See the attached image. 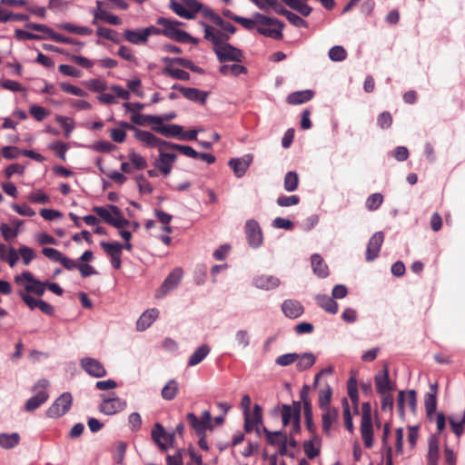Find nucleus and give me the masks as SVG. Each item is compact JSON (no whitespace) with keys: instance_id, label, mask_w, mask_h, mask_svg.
Returning a JSON list of instances; mask_svg holds the SVG:
<instances>
[{"instance_id":"obj_40","label":"nucleus","mask_w":465,"mask_h":465,"mask_svg":"<svg viewBox=\"0 0 465 465\" xmlns=\"http://www.w3.org/2000/svg\"><path fill=\"white\" fill-rule=\"evenodd\" d=\"M315 356L312 353H303L302 356L299 355L296 368L299 371H303L311 368L315 363Z\"/></svg>"},{"instance_id":"obj_60","label":"nucleus","mask_w":465,"mask_h":465,"mask_svg":"<svg viewBox=\"0 0 465 465\" xmlns=\"http://www.w3.org/2000/svg\"><path fill=\"white\" fill-rule=\"evenodd\" d=\"M58 70L61 74L66 76L79 78L82 76V72L76 67L69 64H60Z\"/></svg>"},{"instance_id":"obj_49","label":"nucleus","mask_w":465,"mask_h":465,"mask_svg":"<svg viewBox=\"0 0 465 465\" xmlns=\"http://www.w3.org/2000/svg\"><path fill=\"white\" fill-rule=\"evenodd\" d=\"M101 246L110 257L122 254L123 245L119 242H102Z\"/></svg>"},{"instance_id":"obj_38","label":"nucleus","mask_w":465,"mask_h":465,"mask_svg":"<svg viewBox=\"0 0 465 465\" xmlns=\"http://www.w3.org/2000/svg\"><path fill=\"white\" fill-rule=\"evenodd\" d=\"M59 27L68 33L76 34L80 35H90L93 34V29L87 26H78L70 23H64L59 25Z\"/></svg>"},{"instance_id":"obj_22","label":"nucleus","mask_w":465,"mask_h":465,"mask_svg":"<svg viewBox=\"0 0 465 465\" xmlns=\"http://www.w3.org/2000/svg\"><path fill=\"white\" fill-rule=\"evenodd\" d=\"M282 311L286 317L296 319L303 313L304 308L302 303L296 300H286L282 304Z\"/></svg>"},{"instance_id":"obj_23","label":"nucleus","mask_w":465,"mask_h":465,"mask_svg":"<svg viewBox=\"0 0 465 465\" xmlns=\"http://www.w3.org/2000/svg\"><path fill=\"white\" fill-rule=\"evenodd\" d=\"M322 411V430L325 434H330L331 425L337 420L339 416L338 409L334 407L321 409Z\"/></svg>"},{"instance_id":"obj_13","label":"nucleus","mask_w":465,"mask_h":465,"mask_svg":"<svg viewBox=\"0 0 465 465\" xmlns=\"http://www.w3.org/2000/svg\"><path fill=\"white\" fill-rule=\"evenodd\" d=\"M417 405L416 391L410 390L408 391H400L397 399V407L399 413L403 416L406 407L414 412Z\"/></svg>"},{"instance_id":"obj_26","label":"nucleus","mask_w":465,"mask_h":465,"mask_svg":"<svg viewBox=\"0 0 465 465\" xmlns=\"http://www.w3.org/2000/svg\"><path fill=\"white\" fill-rule=\"evenodd\" d=\"M311 262L312 271L318 277L325 278L329 275L328 266L324 262L322 257L320 254H312L311 258Z\"/></svg>"},{"instance_id":"obj_57","label":"nucleus","mask_w":465,"mask_h":465,"mask_svg":"<svg viewBox=\"0 0 465 465\" xmlns=\"http://www.w3.org/2000/svg\"><path fill=\"white\" fill-rule=\"evenodd\" d=\"M236 23H238L243 28H245L249 31H252L254 29L256 30L257 26H258L257 13L254 15L253 18H252V19L240 16L239 18L236 19Z\"/></svg>"},{"instance_id":"obj_37","label":"nucleus","mask_w":465,"mask_h":465,"mask_svg":"<svg viewBox=\"0 0 465 465\" xmlns=\"http://www.w3.org/2000/svg\"><path fill=\"white\" fill-rule=\"evenodd\" d=\"M332 390L329 384H326L319 391L318 404L320 409L330 408Z\"/></svg>"},{"instance_id":"obj_61","label":"nucleus","mask_w":465,"mask_h":465,"mask_svg":"<svg viewBox=\"0 0 465 465\" xmlns=\"http://www.w3.org/2000/svg\"><path fill=\"white\" fill-rule=\"evenodd\" d=\"M0 86L3 89L9 90L15 93L23 92L25 90V88L18 82L8 79L0 80Z\"/></svg>"},{"instance_id":"obj_48","label":"nucleus","mask_w":465,"mask_h":465,"mask_svg":"<svg viewBox=\"0 0 465 465\" xmlns=\"http://www.w3.org/2000/svg\"><path fill=\"white\" fill-rule=\"evenodd\" d=\"M60 88L63 92L72 94V95H75V96H79V97L87 96V93L84 89H82L78 86L73 85L69 83H60Z\"/></svg>"},{"instance_id":"obj_59","label":"nucleus","mask_w":465,"mask_h":465,"mask_svg":"<svg viewBox=\"0 0 465 465\" xmlns=\"http://www.w3.org/2000/svg\"><path fill=\"white\" fill-rule=\"evenodd\" d=\"M96 35L99 37H102V38H104V39H107V40H110L113 42H116L117 36H118V34L116 31L107 28V27H103V26L97 28Z\"/></svg>"},{"instance_id":"obj_20","label":"nucleus","mask_w":465,"mask_h":465,"mask_svg":"<svg viewBox=\"0 0 465 465\" xmlns=\"http://www.w3.org/2000/svg\"><path fill=\"white\" fill-rule=\"evenodd\" d=\"M173 89H177L188 100L193 102H199L201 104H205L207 99V93L203 92L197 88L183 87L174 84Z\"/></svg>"},{"instance_id":"obj_14","label":"nucleus","mask_w":465,"mask_h":465,"mask_svg":"<svg viewBox=\"0 0 465 465\" xmlns=\"http://www.w3.org/2000/svg\"><path fill=\"white\" fill-rule=\"evenodd\" d=\"M211 419V413L207 411L203 413L201 419L192 412L187 414L188 422L198 436L203 435L205 430L210 428Z\"/></svg>"},{"instance_id":"obj_47","label":"nucleus","mask_w":465,"mask_h":465,"mask_svg":"<svg viewBox=\"0 0 465 465\" xmlns=\"http://www.w3.org/2000/svg\"><path fill=\"white\" fill-rule=\"evenodd\" d=\"M55 121L64 128V136L68 138L74 128V119L63 115H56Z\"/></svg>"},{"instance_id":"obj_30","label":"nucleus","mask_w":465,"mask_h":465,"mask_svg":"<svg viewBox=\"0 0 465 465\" xmlns=\"http://www.w3.org/2000/svg\"><path fill=\"white\" fill-rule=\"evenodd\" d=\"M316 302L321 308L329 313L335 314L338 312V303L327 295H317Z\"/></svg>"},{"instance_id":"obj_43","label":"nucleus","mask_w":465,"mask_h":465,"mask_svg":"<svg viewBox=\"0 0 465 465\" xmlns=\"http://www.w3.org/2000/svg\"><path fill=\"white\" fill-rule=\"evenodd\" d=\"M299 177L295 172L290 171L284 177V189L287 192H294L298 188Z\"/></svg>"},{"instance_id":"obj_11","label":"nucleus","mask_w":465,"mask_h":465,"mask_svg":"<svg viewBox=\"0 0 465 465\" xmlns=\"http://www.w3.org/2000/svg\"><path fill=\"white\" fill-rule=\"evenodd\" d=\"M183 272L182 268L177 267L173 269L168 276L165 278L162 285L159 287L155 293L156 298H163L169 292L175 289L178 284L180 283L182 278H183Z\"/></svg>"},{"instance_id":"obj_56","label":"nucleus","mask_w":465,"mask_h":465,"mask_svg":"<svg viewBox=\"0 0 465 465\" xmlns=\"http://www.w3.org/2000/svg\"><path fill=\"white\" fill-rule=\"evenodd\" d=\"M29 113L36 121L39 122L43 121L50 114L49 111L40 105L30 106Z\"/></svg>"},{"instance_id":"obj_2","label":"nucleus","mask_w":465,"mask_h":465,"mask_svg":"<svg viewBox=\"0 0 465 465\" xmlns=\"http://www.w3.org/2000/svg\"><path fill=\"white\" fill-rule=\"evenodd\" d=\"M156 24L162 26L163 35L170 39L180 43H197L196 39L192 37L185 31L179 29V26L183 25L182 22L171 20L165 17H159Z\"/></svg>"},{"instance_id":"obj_18","label":"nucleus","mask_w":465,"mask_h":465,"mask_svg":"<svg viewBox=\"0 0 465 465\" xmlns=\"http://www.w3.org/2000/svg\"><path fill=\"white\" fill-rule=\"evenodd\" d=\"M252 162L251 154H245L242 158H232L229 161V166L232 169L236 177H242Z\"/></svg>"},{"instance_id":"obj_64","label":"nucleus","mask_w":465,"mask_h":465,"mask_svg":"<svg viewBox=\"0 0 465 465\" xmlns=\"http://www.w3.org/2000/svg\"><path fill=\"white\" fill-rule=\"evenodd\" d=\"M0 232H1V234L3 236V238L9 242V241H12L13 239H15L17 234H18V231L17 229H12L8 224L6 223H2L1 226H0Z\"/></svg>"},{"instance_id":"obj_19","label":"nucleus","mask_w":465,"mask_h":465,"mask_svg":"<svg viewBox=\"0 0 465 465\" xmlns=\"http://www.w3.org/2000/svg\"><path fill=\"white\" fill-rule=\"evenodd\" d=\"M177 156L174 153H163L160 148L159 158L155 162V167L164 175H168L173 168V163Z\"/></svg>"},{"instance_id":"obj_29","label":"nucleus","mask_w":465,"mask_h":465,"mask_svg":"<svg viewBox=\"0 0 465 465\" xmlns=\"http://www.w3.org/2000/svg\"><path fill=\"white\" fill-rule=\"evenodd\" d=\"M262 422V408L255 404L253 408L252 417L244 416V430L246 432H251L253 427Z\"/></svg>"},{"instance_id":"obj_35","label":"nucleus","mask_w":465,"mask_h":465,"mask_svg":"<svg viewBox=\"0 0 465 465\" xmlns=\"http://www.w3.org/2000/svg\"><path fill=\"white\" fill-rule=\"evenodd\" d=\"M99 20H103L110 25H119L122 24V20L114 15L107 13L105 10H100L95 14V19H93L92 24L97 25Z\"/></svg>"},{"instance_id":"obj_9","label":"nucleus","mask_w":465,"mask_h":465,"mask_svg":"<svg viewBox=\"0 0 465 465\" xmlns=\"http://www.w3.org/2000/svg\"><path fill=\"white\" fill-rule=\"evenodd\" d=\"M73 397L70 392H64L47 409L46 415L49 418H58L64 415L71 409Z\"/></svg>"},{"instance_id":"obj_62","label":"nucleus","mask_w":465,"mask_h":465,"mask_svg":"<svg viewBox=\"0 0 465 465\" xmlns=\"http://www.w3.org/2000/svg\"><path fill=\"white\" fill-rule=\"evenodd\" d=\"M18 253L21 255L25 265L29 264L35 257V251L27 246H21L18 249Z\"/></svg>"},{"instance_id":"obj_42","label":"nucleus","mask_w":465,"mask_h":465,"mask_svg":"<svg viewBox=\"0 0 465 465\" xmlns=\"http://www.w3.org/2000/svg\"><path fill=\"white\" fill-rule=\"evenodd\" d=\"M170 8L180 17L184 19H193L194 14L190 12L187 8H185L183 5L178 3L175 0H171Z\"/></svg>"},{"instance_id":"obj_28","label":"nucleus","mask_w":465,"mask_h":465,"mask_svg":"<svg viewBox=\"0 0 465 465\" xmlns=\"http://www.w3.org/2000/svg\"><path fill=\"white\" fill-rule=\"evenodd\" d=\"M154 132L165 136V137H177L180 138V135L183 132V127L178 124H163L160 126H153L152 128Z\"/></svg>"},{"instance_id":"obj_3","label":"nucleus","mask_w":465,"mask_h":465,"mask_svg":"<svg viewBox=\"0 0 465 465\" xmlns=\"http://www.w3.org/2000/svg\"><path fill=\"white\" fill-rule=\"evenodd\" d=\"M93 212L101 217L106 223L121 229L129 225L130 222L125 219L120 208L109 204L107 207L94 206Z\"/></svg>"},{"instance_id":"obj_25","label":"nucleus","mask_w":465,"mask_h":465,"mask_svg":"<svg viewBox=\"0 0 465 465\" xmlns=\"http://www.w3.org/2000/svg\"><path fill=\"white\" fill-rule=\"evenodd\" d=\"M159 312L157 309H150L145 311L138 319L136 328L138 331H144L155 321Z\"/></svg>"},{"instance_id":"obj_53","label":"nucleus","mask_w":465,"mask_h":465,"mask_svg":"<svg viewBox=\"0 0 465 465\" xmlns=\"http://www.w3.org/2000/svg\"><path fill=\"white\" fill-rule=\"evenodd\" d=\"M383 202V196L381 193H373L366 200V207L370 211L377 210Z\"/></svg>"},{"instance_id":"obj_12","label":"nucleus","mask_w":465,"mask_h":465,"mask_svg":"<svg viewBox=\"0 0 465 465\" xmlns=\"http://www.w3.org/2000/svg\"><path fill=\"white\" fill-rule=\"evenodd\" d=\"M244 232L248 244L252 248H258L262 243V232L260 224L253 219L247 220L244 225Z\"/></svg>"},{"instance_id":"obj_39","label":"nucleus","mask_w":465,"mask_h":465,"mask_svg":"<svg viewBox=\"0 0 465 465\" xmlns=\"http://www.w3.org/2000/svg\"><path fill=\"white\" fill-rule=\"evenodd\" d=\"M20 440V436L18 433L14 432L11 434H0V446L5 449H12L15 447Z\"/></svg>"},{"instance_id":"obj_55","label":"nucleus","mask_w":465,"mask_h":465,"mask_svg":"<svg viewBox=\"0 0 465 465\" xmlns=\"http://www.w3.org/2000/svg\"><path fill=\"white\" fill-rule=\"evenodd\" d=\"M299 359L297 353H286L276 358L275 362L279 366H289Z\"/></svg>"},{"instance_id":"obj_45","label":"nucleus","mask_w":465,"mask_h":465,"mask_svg":"<svg viewBox=\"0 0 465 465\" xmlns=\"http://www.w3.org/2000/svg\"><path fill=\"white\" fill-rule=\"evenodd\" d=\"M163 74L165 75L171 76L174 79H179V80H183V81L189 80V78H190L189 73H187L184 70L179 69V68H173L171 65L166 66L163 70Z\"/></svg>"},{"instance_id":"obj_54","label":"nucleus","mask_w":465,"mask_h":465,"mask_svg":"<svg viewBox=\"0 0 465 465\" xmlns=\"http://www.w3.org/2000/svg\"><path fill=\"white\" fill-rule=\"evenodd\" d=\"M342 407H343V418H344V426L350 431H353V423L352 418L350 411V407L347 399L342 400Z\"/></svg>"},{"instance_id":"obj_46","label":"nucleus","mask_w":465,"mask_h":465,"mask_svg":"<svg viewBox=\"0 0 465 465\" xmlns=\"http://www.w3.org/2000/svg\"><path fill=\"white\" fill-rule=\"evenodd\" d=\"M128 159L136 170H143L147 167V161L141 154L132 151L128 154Z\"/></svg>"},{"instance_id":"obj_63","label":"nucleus","mask_w":465,"mask_h":465,"mask_svg":"<svg viewBox=\"0 0 465 465\" xmlns=\"http://www.w3.org/2000/svg\"><path fill=\"white\" fill-rule=\"evenodd\" d=\"M299 203H300V198L297 195H290V196L282 195V196L278 197V199H277L278 205H280L282 207L296 205Z\"/></svg>"},{"instance_id":"obj_27","label":"nucleus","mask_w":465,"mask_h":465,"mask_svg":"<svg viewBox=\"0 0 465 465\" xmlns=\"http://www.w3.org/2000/svg\"><path fill=\"white\" fill-rule=\"evenodd\" d=\"M313 94H314V93L312 90H303V91L293 92L287 96L286 102L289 104H293V105L301 104H303V103H306V102H309L310 100H312L313 97Z\"/></svg>"},{"instance_id":"obj_17","label":"nucleus","mask_w":465,"mask_h":465,"mask_svg":"<svg viewBox=\"0 0 465 465\" xmlns=\"http://www.w3.org/2000/svg\"><path fill=\"white\" fill-rule=\"evenodd\" d=\"M82 368L91 376L102 378L106 375V370L102 362L94 358H84L81 360Z\"/></svg>"},{"instance_id":"obj_34","label":"nucleus","mask_w":465,"mask_h":465,"mask_svg":"<svg viewBox=\"0 0 465 465\" xmlns=\"http://www.w3.org/2000/svg\"><path fill=\"white\" fill-rule=\"evenodd\" d=\"M287 6L297 11L303 16H308L312 13V7L301 0H282Z\"/></svg>"},{"instance_id":"obj_16","label":"nucleus","mask_w":465,"mask_h":465,"mask_svg":"<svg viewBox=\"0 0 465 465\" xmlns=\"http://www.w3.org/2000/svg\"><path fill=\"white\" fill-rule=\"evenodd\" d=\"M384 241V234L382 232H376L369 240L366 249V261H374L380 252L381 247Z\"/></svg>"},{"instance_id":"obj_7","label":"nucleus","mask_w":465,"mask_h":465,"mask_svg":"<svg viewBox=\"0 0 465 465\" xmlns=\"http://www.w3.org/2000/svg\"><path fill=\"white\" fill-rule=\"evenodd\" d=\"M361 435L365 448H371L373 445V428L371 407L369 402H363L361 405Z\"/></svg>"},{"instance_id":"obj_32","label":"nucleus","mask_w":465,"mask_h":465,"mask_svg":"<svg viewBox=\"0 0 465 465\" xmlns=\"http://www.w3.org/2000/svg\"><path fill=\"white\" fill-rule=\"evenodd\" d=\"M179 392V383L175 380H170L162 389L161 396L165 401L173 400Z\"/></svg>"},{"instance_id":"obj_1","label":"nucleus","mask_w":465,"mask_h":465,"mask_svg":"<svg viewBox=\"0 0 465 465\" xmlns=\"http://www.w3.org/2000/svg\"><path fill=\"white\" fill-rule=\"evenodd\" d=\"M202 25L204 27V39L213 45V49L218 58H240L242 56L239 49L232 47L227 43L229 36L226 34L205 23Z\"/></svg>"},{"instance_id":"obj_6","label":"nucleus","mask_w":465,"mask_h":465,"mask_svg":"<svg viewBox=\"0 0 465 465\" xmlns=\"http://www.w3.org/2000/svg\"><path fill=\"white\" fill-rule=\"evenodd\" d=\"M49 381L45 379L39 380L33 387L32 391L35 395L28 399L25 404V410L27 412H32L44 404L49 398L47 388Z\"/></svg>"},{"instance_id":"obj_52","label":"nucleus","mask_w":465,"mask_h":465,"mask_svg":"<svg viewBox=\"0 0 465 465\" xmlns=\"http://www.w3.org/2000/svg\"><path fill=\"white\" fill-rule=\"evenodd\" d=\"M348 395L354 405L355 409L357 410L358 403H359V397H358V389H357V382L354 378H351L348 381Z\"/></svg>"},{"instance_id":"obj_24","label":"nucleus","mask_w":465,"mask_h":465,"mask_svg":"<svg viewBox=\"0 0 465 465\" xmlns=\"http://www.w3.org/2000/svg\"><path fill=\"white\" fill-rule=\"evenodd\" d=\"M430 392L426 393L424 399L425 410L429 417L435 413L437 409L438 384H430Z\"/></svg>"},{"instance_id":"obj_50","label":"nucleus","mask_w":465,"mask_h":465,"mask_svg":"<svg viewBox=\"0 0 465 465\" xmlns=\"http://www.w3.org/2000/svg\"><path fill=\"white\" fill-rule=\"evenodd\" d=\"M427 459L428 465H437L439 459V445L437 441H430Z\"/></svg>"},{"instance_id":"obj_36","label":"nucleus","mask_w":465,"mask_h":465,"mask_svg":"<svg viewBox=\"0 0 465 465\" xmlns=\"http://www.w3.org/2000/svg\"><path fill=\"white\" fill-rule=\"evenodd\" d=\"M146 34L143 30H125L124 38L132 44L141 45L147 41Z\"/></svg>"},{"instance_id":"obj_33","label":"nucleus","mask_w":465,"mask_h":465,"mask_svg":"<svg viewBox=\"0 0 465 465\" xmlns=\"http://www.w3.org/2000/svg\"><path fill=\"white\" fill-rule=\"evenodd\" d=\"M210 347L206 344H203L198 347L195 351L192 354V356L188 360V366H195L199 364L203 359L209 354Z\"/></svg>"},{"instance_id":"obj_51","label":"nucleus","mask_w":465,"mask_h":465,"mask_svg":"<svg viewBox=\"0 0 465 465\" xmlns=\"http://www.w3.org/2000/svg\"><path fill=\"white\" fill-rule=\"evenodd\" d=\"M50 149L55 153L57 157H59L62 161H65V153L68 150V146L65 143L62 141H55L50 144Z\"/></svg>"},{"instance_id":"obj_4","label":"nucleus","mask_w":465,"mask_h":465,"mask_svg":"<svg viewBox=\"0 0 465 465\" xmlns=\"http://www.w3.org/2000/svg\"><path fill=\"white\" fill-rule=\"evenodd\" d=\"M257 22L259 34L276 40L282 38L283 24L280 20L257 13Z\"/></svg>"},{"instance_id":"obj_10","label":"nucleus","mask_w":465,"mask_h":465,"mask_svg":"<svg viewBox=\"0 0 465 465\" xmlns=\"http://www.w3.org/2000/svg\"><path fill=\"white\" fill-rule=\"evenodd\" d=\"M151 436L152 440L162 450H166L173 445L174 433L166 432L160 423L154 424Z\"/></svg>"},{"instance_id":"obj_15","label":"nucleus","mask_w":465,"mask_h":465,"mask_svg":"<svg viewBox=\"0 0 465 465\" xmlns=\"http://www.w3.org/2000/svg\"><path fill=\"white\" fill-rule=\"evenodd\" d=\"M134 137L150 148H166V143H168L167 141L162 140L152 133L141 129H134Z\"/></svg>"},{"instance_id":"obj_8","label":"nucleus","mask_w":465,"mask_h":465,"mask_svg":"<svg viewBox=\"0 0 465 465\" xmlns=\"http://www.w3.org/2000/svg\"><path fill=\"white\" fill-rule=\"evenodd\" d=\"M102 402L99 405V411L105 415H114L123 411L127 407V402L116 396L115 392L110 395L101 394Z\"/></svg>"},{"instance_id":"obj_5","label":"nucleus","mask_w":465,"mask_h":465,"mask_svg":"<svg viewBox=\"0 0 465 465\" xmlns=\"http://www.w3.org/2000/svg\"><path fill=\"white\" fill-rule=\"evenodd\" d=\"M15 282L22 286L26 293H33L42 296L46 289L44 282L37 280L34 274L28 271L23 272L20 275L15 276Z\"/></svg>"},{"instance_id":"obj_41","label":"nucleus","mask_w":465,"mask_h":465,"mask_svg":"<svg viewBox=\"0 0 465 465\" xmlns=\"http://www.w3.org/2000/svg\"><path fill=\"white\" fill-rule=\"evenodd\" d=\"M166 148L178 151L181 153L193 159L198 158V152H196L193 147L188 145L177 144L168 142V143H166Z\"/></svg>"},{"instance_id":"obj_21","label":"nucleus","mask_w":465,"mask_h":465,"mask_svg":"<svg viewBox=\"0 0 465 465\" xmlns=\"http://www.w3.org/2000/svg\"><path fill=\"white\" fill-rule=\"evenodd\" d=\"M375 386L380 394L389 393L394 389V385L389 378L388 366L385 365L383 371L375 376Z\"/></svg>"},{"instance_id":"obj_58","label":"nucleus","mask_w":465,"mask_h":465,"mask_svg":"<svg viewBox=\"0 0 465 465\" xmlns=\"http://www.w3.org/2000/svg\"><path fill=\"white\" fill-rule=\"evenodd\" d=\"M136 182L138 184V188L140 193L150 194L153 191V187L151 184V183L143 176V175H138L136 177Z\"/></svg>"},{"instance_id":"obj_44","label":"nucleus","mask_w":465,"mask_h":465,"mask_svg":"<svg viewBox=\"0 0 465 465\" xmlns=\"http://www.w3.org/2000/svg\"><path fill=\"white\" fill-rule=\"evenodd\" d=\"M220 71L223 74H225V75L237 76L241 74H246L247 69L243 65H241L238 64H233L231 65H227V64L222 65L220 67Z\"/></svg>"},{"instance_id":"obj_31","label":"nucleus","mask_w":465,"mask_h":465,"mask_svg":"<svg viewBox=\"0 0 465 465\" xmlns=\"http://www.w3.org/2000/svg\"><path fill=\"white\" fill-rule=\"evenodd\" d=\"M280 283L278 278L269 275H260L254 279V284L257 288L270 290L277 287Z\"/></svg>"}]
</instances>
